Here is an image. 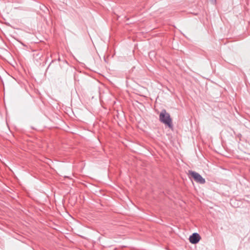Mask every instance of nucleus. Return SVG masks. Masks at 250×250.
<instances>
[{"mask_svg": "<svg viewBox=\"0 0 250 250\" xmlns=\"http://www.w3.org/2000/svg\"><path fill=\"white\" fill-rule=\"evenodd\" d=\"M160 121L167 125L169 128L172 129L173 125L172 119L169 113H167L166 109H163L159 114Z\"/></svg>", "mask_w": 250, "mask_h": 250, "instance_id": "f257e3e1", "label": "nucleus"}, {"mask_svg": "<svg viewBox=\"0 0 250 250\" xmlns=\"http://www.w3.org/2000/svg\"><path fill=\"white\" fill-rule=\"evenodd\" d=\"M201 239L200 235L196 232L193 233L189 237V242L192 244L198 243Z\"/></svg>", "mask_w": 250, "mask_h": 250, "instance_id": "7ed1b4c3", "label": "nucleus"}, {"mask_svg": "<svg viewBox=\"0 0 250 250\" xmlns=\"http://www.w3.org/2000/svg\"><path fill=\"white\" fill-rule=\"evenodd\" d=\"M188 172L191 177L193 178L196 182L200 184H204L205 183V179L203 178L202 176L198 173L192 170H189Z\"/></svg>", "mask_w": 250, "mask_h": 250, "instance_id": "f03ea898", "label": "nucleus"}, {"mask_svg": "<svg viewBox=\"0 0 250 250\" xmlns=\"http://www.w3.org/2000/svg\"><path fill=\"white\" fill-rule=\"evenodd\" d=\"M211 2L213 4H215L216 3V0H210Z\"/></svg>", "mask_w": 250, "mask_h": 250, "instance_id": "20e7f679", "label": "nucleus"}]
</instances>
